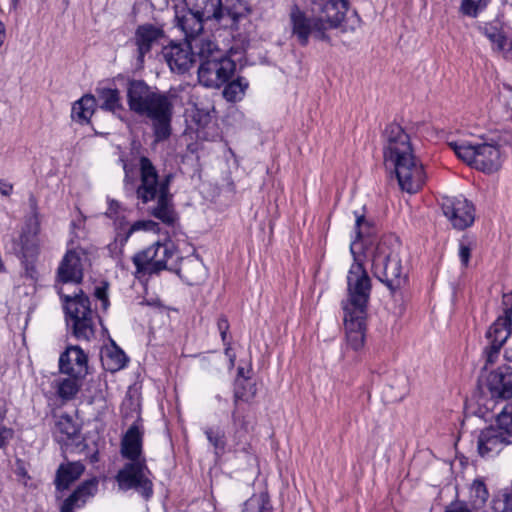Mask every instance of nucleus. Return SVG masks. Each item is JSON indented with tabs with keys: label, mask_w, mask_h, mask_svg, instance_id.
<instances>
[{
	"label": "nucleus",
	"mask_w": 512,
	"mask_h": 512,
	"mask_svg": "<svg viewBox=\"0 0 512 512\" xmlns=\"http://www.w3.org/2000/svg\"><path fill=\"white\" fill-rule=\"evenodd\" d=\"M95 296L97 299H99L102 302V308L104 310H106L108 307V304H109L108 295H107V286L96 287Z\"/></svg>",
	"instance_id": "nucleus-45"
},
{
	"label": "nucleus",
	"mask_w": 512,
	"mask_h": 512,
	"mask_svg": "<svg viewBox=\"0 0 512 512\" xmlns=\"http://www.w3.org/2000/svg\"><path fill=\"white\" fill-rule=\"evenodd\" d=\"M408 393V381L407 379L403 378V385L401 388V391L398 395L395 396V399L401 400L405 397V395Z\"/></svg>",
	"instance_id": "nucleus-51"
},
{
	"label": "nucleus",
	"mask_w": 512,
	"mask_h": 512,
	"mask_svg": "<svg viewBox=\"0 0 512 512\" xmlns=\"http://www.w3.org/2000/svg\"><path fill=\"white\" fill-rule=\"evenodd\" d=\"M209 443L214 447L215 454L220 455L225 450V433L219 428L208 427L204 430Z\"/></svg>",
	"instance_id": "nucleus-35"
},
{
	"label": "nucleus",
	"mask_w": 512,
	"mask_h": 512,
	"mask_svg": "<svg viewBox=\"0 0 512 512\" xmlns=\"http://www.w3.org/2000/svg\"><path fill=\"white\" fill-rule=\"evenodd\" d=\"M251 12L249 5L243 0H226L223 5V19L228 16L232 24L246 17Z\"/></svg>",
	"instance_id": "nucleus-31"
},
{
	"label": "nucleus",
	"mask_w": 512,
	"mask_h": 512,
	"mask_svg": "<svg viewBox=\"0 0 512 512\" xmlns=\"http://www.w3.org/2000/svg\"><path fill=\"white\" fill-rule=\"evenodd\" d=\"M96 92L102 109L115 112L122 107L120 93L117 89L101 87L97 88Z\"/></svg>",
	"instance_id": "nucleus-32"
},
{
	"label": "nucleus",
	"mask_w": 512,
	"mask_h": 512,
	"mask_svg": "<svg viewBox=\"0 0 512 512\" xmlns=\"http://www.w3.org/2000/svg\"><path fill=\"white\" fill-rule=\"evenodd\" d=\"M157 227L158 224L152 220H139L131 225L129 234L139 230L154 231Z\"/></svg>",
	"instance_id": "nucleus-42"
},
{
	"label": "nucleus",
	"mask_w": 512,
	"mask_h": 512,
	"mask_svg": "<svg viewBox=\"0 0 512 512\" xmlns=\"http://www.w3.org/2000/svg\"><path fill=\"white\" fill-rule=\"evenodd\" d=\"M17 474L21 475V476H24L26 474V472H25L23 467H19L18 470H17Z\"/></svg>",
	"instance_id": "nucleus-59"
},
{
	"label": "nucleus",
	"mask_w": 512,
	"mask_h": 512,
	"mask_svg": "<svg viewBox=\"0 0 512 512\" xmlns=\"http://www.w3.org/2000/svg\"><path fill=\"white\" fill-rule=\"evenodd\" d=\"M490 0H462L460 11L469 17H477L483 11Z\"/></svg>",
	"instance_id": "nucleus-36"
},
{
	"label": "nucleus",
	"mask_w": 512,
	"mask_h": 512,
	"mask_svg": "<svg viewBox=\"0 0 512 512\" xmlns=\"http://www.w3.org/2000/svg\"><path fill=\"white\" fill-rule=\"evenodd\" d=\"M489 38L493 42V44L497 50L500 51V50L504 49V46L506 44L505 36H503L500 33H492V34H489Z\"/></svg>",
	"instance_id": "nucleus-46"
},
{
	"label": "nucleus",
	"mask_w": 512,
	"mask_h": 512,
	"mask_svg": "<svg viewBox=\"0 0 512 512\" xmlns=\"http://www.w3.org/2000/svg\"><path fill=\"white\" fill-rule=\"evenodd\" d=\"M400 243L394 236L382 238L372 255V268L376 278L391 291L400 288L406 280V274L400 259Z\"/></svg>",
	"instance_id": "nucleus-6"
},
{
	"label": "nucleus",
	"mask_w": 512,
	"mask_h": 512,
	"mask_svg": "<svg viewBox=\"0 0 512 512\" xmlns=\"http://www.w3.org/2000/svg\"><path fill=\"white\" fill-rule=\"evenodd\" d=\"M11 190H12V186L11 185H4L3 187L0 188V192L3 195H9Z\"/></svg>",
	"instance_id": "nucleus-55"
},
{
	"label": "nucleus",
	"mask_w": 512,
	"mask_h": 512,
	"mask_svg": "<svg viewBox=\"0 0 512 512\" xmlns=\"http://www.w3.org/2000/svg\"><path fill=\"white\" fill-rule=\"evenodd\" d=\"M358 243L352 242L350 251L354 257L347 275V298L342 301L343 322L348 348L359 350L364 343L371 279L356 256Z\"/></svg>",
	"instance_id": "nucleus-1"
},
{
	"label": "nucleus",
	"mask_w": 512,
	"mask_h": 512,
	"mask_svg": "<svg viewBox=\"0 0 512 512\" xmlns=\"http://www.w3.org/2000/svg\"><path fill=\"white\" fill-rule=\"evenodd\" d=\"M186 9L197 16L220 22L223 19L222 0H184Z\"/></svg>",
	"instance_id": "nucleus-22"
},
{
	"label": "nucleus",
	"mask_w": 512,
	"mask_h": 512,
	"mask_svg": "<svg viewBox=\"0 0 512 512\" xmlns=\"http://www.w3.org/2000/svg\"><path fill=\"white\" fill-rule=\"evenodd\" d=\"M236 65L224 54L202 61L198 68L199 82L209 88H219L227 83L235 71Z\"/></svg>",
	"instance_id": "nucleus-12"
},
{
	"label": "nucleus",
	"mask_w": 512,
	"mask_h": 512,
	"mask_svg": "<svg viewBox=\"0 0 512 512\" xmlns=\"http://www.w3.org/2000/svg\"><path fill=\"white\" fill-rule=\"evenodd\" d=\"M87 262L88 254L83 248L67 251L58 268L59 281L79 284L83 279V268Z\"/></svg>",
	"instance_id": "nucleus-14"
},
{
	"label": "nucleus",
	"mask_w": 512,
	"mask_h": 512,
	"mask_svg": "<svg viewBox=\"0 0 512 512\" xmlns=\"http://www.w3.org/2000/svg\"><path fill=\"white\" fill-rule=\"evenodd\" d=\"M140 184L136 188V197L143 204L155 202L150 213L167 225H173L177 219L169 191L172 175L160 178L156 167L146 156L139 159Z\"/></svg>",
	"instance_id": "nucleus-4"
},
{
	"label": "nucleus",
	"mask_w": 512,
	"mask_h": 512,
	"mask_svg": "<svg viewBox=\"0 0 512 512\" xmlns=\"http://www.w3.org/2000/svg\"><path fill=\"white\" fill-rule=\"evenodd\" d=\"M111 343H112L113 347L115 348V352H119V353L124 352L120 347H118L116 345V343L114 341L111 340Z\"/></svg>",
	"instance_id": "nucleus-57"
},
{
	"label": "nucleus",
	"mask_w": 512,
	"mask_h": 512,
	"mask_svg": "<svg viewBox=\"0 0 512 512\" xmlns=\"http://www.w3.org/2000/svg\"><path fill=\"white\" fill-rule=\"evenodd\" d=\"M511 317L499 316L487 331L488 346L484 352H498L508 339L511 332Z\"/></svg>",
	"instance_id": "nucleus-20"
},
{
	"label": "nucleus",
	"mask_w": 512,
	"mask_h": 512,
	"mask_svg": "<svg viewBox=\"0 0 512 512\" xmlns=\"http://www.w3.org/2000/svg\"><path fill=\"white\" fill-rule=\"evenodd\" d=\"M511 367H499L491 372L487 379V389L495 400H508L512 398V372Z\"/></svg>",
	"instance_id": "nucleus-16"
},
{
	"label": "nucleus",
	"mask_w": 512,
	"mask_h": 512,
	"mask_svg": "<svg viewBox=\"0 0 512 512\" xmlns=\"http://www.w3.org/2000/svg\"><path fill=\"white\" fill-rule=\"evenodd\" d=\"M163 37V30L152 24L138 26L134 36V42L138 51V60L143 62L144 56L151 50L152 46Z\"/></svg>",
	"instance_id": "nucleus-19"
},
{
	"label": "nucleus",
	"mask_w": 512,
	"mask_h": 512,
	"mask_svg": "<svg viewBox=\"0 0 512 512\" xmlns=\"http://www.w3.org/2000/svg\"><path fill=\"white\" fill-rule=\"evenodd\" d=\"M64 352H78V353H81V352H83V349L81 347H79L78 345H71V346H67L65 348Z\"/></svg>",
	"instance_id": "nucleus-53"
},
{
	"label": "nucleus",
	"mask_w": 512,
	"mask_h": 512,
	"mask_svg": "<svg viewBox=\"0 0 512 512\" xmlns=\"http://www.w3.org/2000/svg\"><path fill=\"white\" fill-rule=\"evenodd\" d=\"M78 427L68 415L59 416L55 424V436L59 442H64L78 434Z\"/></svg>",
	"instance_id": "nucleus-33"
},
{
	"label": "nucleus",
	"mask_w": 512,
	"mask_h": 512,
	"mask_svg": "<svg viewBox=\"0 0 512 512\" xmlns=\"http://www.w3.org/2000/svg\"><path fill=\"white\" fill-rule=\"evenodd\" d=\"M96 109L95 96L85 94L79 100L73 103L71 118L77 123L84 125L90 122V118Z\"/></svg>",
	"instance_id": "nucleus-26"
},
{
	"label": "nucleus",
	"mask_w": 512,
	"mask_h": 512,
	"mask_svg": "<svg viewBox=\"0 0 512 512\" xmlns=\"http://www.w3.org/2000/svg\"><path fill=\"white\" fill-rule=\"evenodd\" d=\"M217 325H218V329L220 331L222 340L225 341L226 340V332H227V330L229 328V324H228L227 319L219 318Z\"/></svg>",
	"instance_id": "nucleus-49"
},
{
	"label": "nucleus",
	"mask_w": 512,
	"mask_h": 512,
	"mask_svg": "<svg viewBox=\"0 0 512 512\" xmlns=\"http://www.w3.org/2000/svg\"><path fill=\"white\" fill-rule=\"evenodd\" d=\"M87 354H60L59 369L70 377L55 380L57 395L63 401L76 397L81 388V379L87 374Z\"/></svg>",
	"instance_id": "nucleus-8"
},
{
	"label": "nucleus",
	"mask_w": 512,
	"mask_h": 512,
	"mask_svg": "<svg viewBox=\"0 0 512 512\" xmlns=\"http://www.w3.org/2000/svg\"><path fill=\"white\" fill-rule=\"evenodd\" d=\"M121 162H122L123 170L125 173L124 183H125V185H128L131 180L130 173H131L132 169L129 167V165L123 158H121Z\"/></svg>",
	"instance_id": "nucleus-50"
},
{
	"label": "nucleus",
	"mask_w": 512,
	"mask_h": 512,
	"mask_svg": "<svg viewBox=\"0 0 512 512\" xmlns=\"http://www.w3.org/2000/svg\"><path fill=\"white\" fill-rule=\"evenodd\" d=\"M175 96L150 87L142 80H133L127 89L129 109L147 119L156 142L167 140L172 133Z\"/></svg>",
	"instance_id": "nucleus-2"
},
{
	"label": "nucleus",
	"mask_w": 512,
	"mask_h": 512,
	"mask_svg": "<svg viewBox=\"0 0 512 512\" xmlns=\"http://www.w3.org/2000/svg\"><path fill=\"white\" fill-rule=\"evenodd\" d=\"M449 146L461 160L485 173L496 172L501 167L500 150L493 144L449 142Z\"/></svg>",
	"instance_id": "nucleus-9"
},
{
	"label": "nucleus",
	"mask_w": 512,
	"mask_h": 512,
	"mask_svg": "<svg viewBox=\"0 0 512 512\" xmlns=\"http://www.w3.org/2000/svg\"><path fill=\"white\" fill-rule=\"evenodd\" d=\"M230 362H231L232 365H234V357L230 358Z\"/></svg>",
	"instance_id": "nucleus-60"
},
{
	"label": "nucleus",
	"mask_w": 512,
	"mask_h": 512,
	"mask_svg": "<svg viewBox=\"0 0 512 512\" xmlns=\"http://www.w3.org/2000/svg\"><path fill=\"white\" fill-rule=\"evenodd\" d=\"M18 2L19 0H11V8L15 10L18 6Z\"/></svg>",
	"instance_id": "nucleus-58"
},
{
	"label": "nucleus",
	"mask_w": 512,
	"mask_h": 512,
	"mask_svg": "<svg viewBox=\"0 0 512 512\" xmlns=\"http://www.w3.org/2000/svg\"><path fill=\"white\" fill-rule=\"evenodd\" d=\"M441 208L454 228L463 230L470 227L475 220V209L472 203L462 196L442 198Z\"/></svg>",
	"instance_id": "nucleus-13"
},
{
	"label": "nucleus",
	"mask_w": 512,
	"mask_h": 512,
	"mask_svg": "<svg viewBox=\"0 0 512 512\" xmlns=\"http://www.w3.org/2000/svg\"><path fill=\"white\" fill-rule=\"evenodd\" d=\"M488 495L485 484L482 481L475 480L471 487V496L475 498L471 507L473 509L481 507L488 499Z\"/></svg>",
	"instance_id": "nucleus-38"
},
{
	"label": "nucleus",
	"mask_w": 512,
	"mask_h": 512,
	"mask_svg": "<svg viewBox=\"0 0 512 512\" xmlns=\"http://www.w3.org/2000/svg\"><path fill=\"white\" fill-rule=\"evenodd\" d=\"M155 273L161 270H174V266L170 264L174 258H177L174 247L170 243H155Z\"/></svg>",
	"instance_id": "nucleus-29"
},
{
	"label": "nucleus",
	"mask_w": 512,
	"mask_h": 512,
	"mask_svg": "<svg viewBox=\"0 0 512 512\" xmlns=\"http://www.w3.org/2000/svg\"><path fill=\"white\" fill-rule=\"evenodd\" d=\"M471 247L469 244H466L464 241H461L459 244V257L463 264V266L467 267L470 256H471Z\"/></svg>",
	"instance_id": "nucleus-44"
},
{
	"label": "nucleus",
	"mask_w": 512,
	"mask_h": 512,
	"mask_svg": "<svg viewBox=\"0 0 512 512\" xmlns=\"http://www.w3.org/2000/svg\"><path fill=\"white\" fill-rule=\"evenodd\" d=\"M210 21L209 19L197 16L193 11H187L183 14L176 12L177 26L182 30L187 41L198 36L203 30L205 22Z\"/></svg>",
	"instance_id": "nucleus-24"
},
{
	"label": "nucleus",
	"mask_w": 512,
	"mask_h": 512,
	"mask_svg": "<svg viewBox=\"0 0 512 512\" xmlns=\"http://www.w3.org/2000/svg\"><path fill=\"white\" fill-rule=\"evenodd\" d=\"M498 356H499V354H486V362H485L484 369H488L489 365L494 364L496 362Z\"/></svg>",
	"instance_id": "nucleus-52"
},
{
	"label": "nucleus",
	"mask_w": 512,
	"mask_h": 512,
	"mask_svg": "<svg viewBox=\"0 0 512 512\" xmlns=\"http://www.w3.org/2000/svg\"><path fill=\"white\" fill-rule=\"evenodd\" d=\"M173 271H175L189 285H198L206 278L205 266L197 257L181 259L179 267H174Z\"/></svg>",
	"instance_id": "nucleus-21"
},
{
	"label": "nucleus",
	"mask_w": 512,
	"mask_h": 512,
	"mask_svg": "<svg viewBox=\"0 0 512 512\" xmlns=\"http://www.w3.org/2000/svg\"><path fill=\"white\" fill-rule=\"evenodd\" d=\"M502 304L504 306V314L502 316H507L508 314L512 318V291L503 295Z\"/></svg>",
	"instance_id": "nucleus-47"
},
{
	"label": "nucleus",
	"mask_w": 512,
	"mask_h": 512,
	"mask_svg": "<svg viewBox=\"0 0 512 512\" xmlns=\"http://www.w3.org/2000/svg\"><path fill=\"white\" fill-rule=\"evenodd\" d=\"M189 45L184 48L180 44H171L163 49V56L172 71L184 73L189 70L194 57Z\"/></svg>",
	"instance_id": "nucleus-18"
},
{
	"label": "nucleus",
	"mask_w": 512,
	"mask_h": 512,
	"mask_svg": "<svg viewBox=\"0 0 512 512\" xmlns=\"http://www.w3.org/2000/svg\"><path fill=\"white\" fill-rule=\"evenodd\" d=\"M496 427L502 430L508 438L512 436V404H507L498 415Z\"/></svg>",
	"instance_id": "nucleus-37"
},
{
	"label": "nucleus",
	"mask_w": 512,
	"mask_h": 512,
	"mask_svg": "<svg viewBox=\"0 0 512 512\" xmlns=\"http://www.w3.org/2000/svg\"><path fill=\"white\" fill-rule=\"evenodd\" d=\"M83 471L84 465L80 462H72L67 465H61L57 471V488L67 489L72 482L81 476Z\"/></svg>",
	"instance_id": "nucleus-27"
},
{
	"label": "nucleus",
	"mask_w": 512,
	"mask_h": 512,
	"mask_svg": "<svg viewBox=\"0 0 512 512\" xmlns=\"http://www.w3.org/2000/svg\"><path fill=\"white\" fill-rule=\"evenodd\" d=\"M511 443L505 433L496 426H490L480 431L477 436V451L483 458L498 455Z\"/></svg>",
	"instance_id": "nucleus-15"
},
{
	"label": "nucleus",
	"mask_w": 512,
	"mask_h": 512,
	"mask_svg": "<svg viewBox=\"0 0 512 512\" xmlns=\"http://www.w3.org/2000/svg\"><path fill=\"white\" fill-rule=\"evenodd\" d=\"M100 360L104 369L110 372L119 371L128 362L126 354H100Z\"/></svg>",
	"instance_id": "nucleus-34"
},
{
	"label": "nucleus",
	"mask_w": 512,
	"mask_h": 512,
	"mask_svg": "<svg viewBox=\"0 0 512 512\" xmlns=\"http://www.w3.org/2000/svg\"><path fill=\"white\" fill-rule=\"evenodd\" d=\"M245 87L239 80H234L226 85L223 90V96L228 101H236L244 94Z\"/></svg>",
	"instance_id": "nucleus-40"
},
{
	"label": "nucleus",
	"mask_w": 512,
	"mask_h": 512,
	"mask_svg": "<svg viewBox=\"0 0 512 512\" xmlns=\"http://www.w3.org/2000/svg\"><path fill=\"white\" fill-rule=\"evenodd\" d=\"M188 42L189 49L195 51L200 59V63L206 61V59L215 58V55L222 54V51L217 48L216 44L209 39L196 36Z\"/></svg>",
	"instance_id": "nucleus-28"
},
{
	"label": "nucleus",
	"mask_w": 512,
	"mask_h": 512,
	"mask_svg": "<svg viewBox=\"0 0 512 512\" xmlns=\"http://www.w3.org/2000/svg\"><path fill=\"white\" fill-rule=\"evenodd\" d=\"M13 437V431L4 426H0V448L4 447Z\"/></svg>",
	"instance_id": "nucleus-48"
},
{
	"label": "nucleus",
	"mask_w": 512,
	"mask_h": 512,
	"mask_svg": "<svg viewBox=\"0 0 512 512\" xmlns=\"http://www.w3.org/2000/svg\"><path fill=\"white\" fill-rule=\"evenodd\" d=\"M290 21L292 25V34L297 37L302 46H306L309 37L313 36L317 40L329 41L327 35V25L323 23L322 18L312 14L308 16L305 12L294 6L290 12Z\"/></svg>",
	"instance_id": "nucleus-11"
},
{
	"label": "nucleus",
	"mask_w": 512,
	"mask_h": 512,
	"mask_svg": "<svg viewBox=\"0 0 512 512\" xmlns=\"http://www.w3.org/2000/svg\"><path fill=\"white\" fill-rule=\"evenodd\" d=\"M473 510L470 504L463 501H454L445 508L444 512H472Z\"/></svg>",
	"instance_id": "nucleus-43"
},
{
	"label": "nucleus",
	"mask_w": 512,
	"mask_h": 512,
	"mask_svg": "<svg viewBox=\"0 0 512 512\" xmlns=\"http://www.w3.org/2000/svg\"><path fill=\"white\" fill-rule=\"evenodd\" d=\"M364 221V216L360 215L356 217V227L359 228L361 223Z\"/></svg>",
	"instance_id": "nucleus-56"
},
{
	"label": "nucleus",
	"mask_w": 512,
	"mask_h": 512,
	"mask_svg": "<svg viewBox=\"0 0 512 512\" xmlns=\"http://www.w3.org/2000/svg\"><path fill=\"white\" fill-rule=\"evenodd\" d=\"M266 504L264 495H254L245 502L242 512H265Z\"/></svg>",
	"instance_id": "nucleus-41"
},
{
	"label": "nucleus",
	"mask_w": 512,
	"mask_h": 512,
	"mask_svg": "<svg viewBox=\"0 0 512 512\" xmlns=\"http://www.w3.org/2000/svg\"><path fill=\"white\" fill-rule=\"evenodd\" d=\"M58 293L64 302L66 314L72 322L73 334L78 340L89 341L94 337V313L90 308L89 298L81 289L68 295L59 288Z\"/></svg>",
	"instance_id": "nucleus-7"
},
{
	"label": "nucleus",
	"mask_w": 512,
	"mask_h": 512,
	"mask_svg": "<svg viewBox=\"0 0 512 512\" xmlns=\"http://www.w3.org/2000/svg\"><path fill=\"white\" fill-rule=\"evenodd\" d=\"M494 512H512V491L498 494L492 501Z\"/></svg>",
	"instance_id": "nucleus-39"
},
{
	"label": "nucleus",
	"mask_w": 512,
	"mask_h": 512,
	"mask_svg": "<svg viewBox=\"0 0 512 512\" xmlns=\"http://www.w3.org/2000/svg\"><path fill=\"white\" fill-rule=\"evenodd\" d=\"M311 14L323 19L327 30L341 27L342 31H354L360 26V18L356 11L345 19L348 11L347 0H310Z\"/></svg>",
	"instance_id": "nucleus-10"
},
{
	"label": "nucleus",
	"mask_w": 512,
	"mask_h": 512,
	"mask_svg": "<svg viewBox=\"0 0 512 512\" xmlns=\"http://www.w3.org/2000/svg\"><path fill=\"white\" fill-rule=\"evenodd\" d=\"M155 243L133 257L138 272L155 273Z\"/></svg>",
	"instance_id": "nucleus-30"
},
{
	"label": "nucleus",
	"mask_w": 512,
	"mask_h": 512,
	"mask_svg": "<svg viewBox=\"0 0 512 512\" xmlns=\"http://www.w3.org/2000/svg\"><path fill=\"white\" fill-rule=\"evenodd\" d=\"M40 220L36 212L33 213L25 224L20 237L22 254L26 260L33 259L39 252Z\"/></svg>",
	"instance_id": "nucleus-17"
},
{
	"label": "nucleus",
	"mask_w": 512,
	"mask_h": 512,
	"mask_svg": "<svg viewBox=\"0 0 512 512\" xmlns=\"http://www.w3.org/2000/svg\"><path fill=\"white\" fill-rule=\"evenodd\" d=\"M97 486L96 479L85 481L63 502L60 512H74L75 508L83 506L96 493Z\"/></svg>",
	"instance_id": "nucleus-23"
},
{
	"label": "nucleus",
	"mask_w": 512,
	"mask_h": 512,
	"mask_svg": "<svg viewBox=\"0 0 512 512\" xmlns=\"http://www.w3.org/2000/svg\"><path fill=\"white\" fill-rule=\"evenodd\" d=\"M384 139V162L395 170L400 188L410 194L418 192L426 176L414 155L409 135L399 124L392 123L385 128Z\"/></svg>",
	"instance_id": "nucleus-3"
},
{
	"label": "nucleus",
	"mask_w": 512,
	"mask_h": 512,
	"mask_svg": "<svg viewBox=\"0 0 512 512\" xmlns=\"http://www.w3.org/2000/svg\"><path fill=\"white\" fill-rule=\"evenodd\" d=\"M5 38V27L4 24L0 21V46L2 45Z\"/></svg>",
	"instance_id": "nucleus-54"
},
{
	"label": "nucleus",
	"mask_w": 512,
	"mask_h": 512,
	"mask_svg": "<svg viewBox=\"0 0 512 512\" xmlns=\"http://www.w3.org/2000/svg\"><path fill=\"white\" fill-rule=\"evenodd\" d=\"M245 358L241 361L243 362V365L240 364L238 366V379L236 382V390H235V396L238 399L248 401L250 400L256 393V389L254 385L248 383V388L244 385V382H246L249 379V372L251 368L250 364V354H244Z\"/></svg>",
	"instance_id": "nucleus-25"
},
{
	"label": "nucleus",
	"mask_w": 512,
	"mask_h": 512,
	"mask_svg": "<svg viewBox=\"0 0 512 512\" xmlns=\"http://www.w3.org/2000/svg\"><path fill=\"white\" fill-rule=\"evenodd\" d=\"M121 454L129 462L118 472L116 479L123 490L135 489L145 498L152 495V482L146 460L142 456V434L132 425L121 441Z\"/></svg>",
	"instance_id": "nucleus-5"
}]
</instances>
